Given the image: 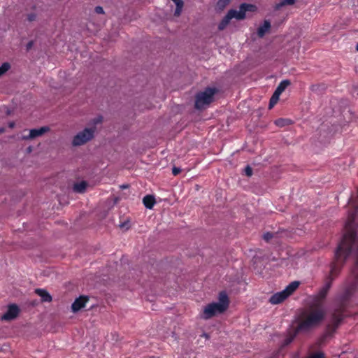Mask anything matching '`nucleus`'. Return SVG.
Returning a JSON list of instances; mask_svg holds the SVG:
<instances>
[{"label":"nucleus","instance_id":"obj_1","mask_svg":"<svg viewBox=\"0 0 358 358\" xmlns=\"http://www.w3.org/2000/svg\"><path fill=\"white\" fill-rule=\"evenodd\" d=\"M350 201L353 209L349 212L345 225V233L335 251L334 260L331 264L328 280H331V282L338 275L347 259L351 255L357 238V227L355 222L358 212V206L357 202H354L352 199H350Z\"/></svg>","mask_w":358,"mask_h":358},{"label":"nucleus","instance_id":"obj_2","mask_svg":"<svg viewBox=\"0 0 358 358\" xmlns=\"http://www.w3.org/2000/svg\"><path fill=\"white\" fill-rule=\"evenodd\" d=\"M325 317V310L322 306L313 304L310 310L303 315L296 327V333L308 331L320 324Z\"/></svg>","mask_w":358,"mask_h":358},{"label":"nucleus","instance_id":"obj_3","mask_svg":"<svg viewBox=\"0 0 358 358\" xmlns=\"http://www.w3.org/2000/svg\"><path fill=\"white\" fill-rule=\"evenodd\" d=\"M219 302L208 304L203 309L202 317L208 320L217 314L224 313L229 307V299L227 293L220 292L218 296Z\"/></svg>","mask_w":358,"mask_h":358},{"label":"nucleus","instance_id":"obj_4","mask_svg":"<svg viewBox=\"0 0 358 358\" xmlns=\"http://www.w3.org/2000/svg\"><path fill=\"white\" fill-rule=\"evenodd\" d=\"M217 92V90L214 87H206L203 91L198 92L195 96L194 107L196 109L201 110L206 106L213 102L214 95Z\"/></svg>","mask_w":358,"mask_h":358},{"label":"nucleus","instance_id":"obj_5","mask_svg":"<svg viewBox=\"0 0 358 358\" xmlns=\"http://www.w3.org/2000/svg\"><path fill=\"white\" fill-rule=\"evenodd\" d=\"M299 286V282L293 281L289 283L285 289L273 294L270 299L269 302L271 304L276 305L284 301L289 296H290Z\"/></svg>","mask_w":358,"mask_h":358},{"label":"nucleus","instance_id":"obj_6","mask_svg":"<svg viewBox=\"0 0 358 358\" xmlns=\"http://www.w3.org/2000/svg\"><path fill=\"white\" fill-rule=\"evenodd\" d=\"M352 274L354 275L355 280L353 282L350 283L346 286L345 290L341 296V301L343 303H345L350 301L352 296L355 293L357 285H358V269L354 268L352 270Z\"/></svg>","mask_w":358,"mask_h":358},{"label":"nucleus","instance_id":"obj_7","mask_svg":"<svg viewBox=\"0 0 358 358\" xmlns=\"http://www.w3.org/2000/svg\"><path fill=\"white\" fill-rule=\"evenodd\" d=\"M95 128H85L83 131L78 133L73 138L72 144L74 146L82 145L94 137Z\"/></svg>","mask_w":358,"mask_h":358},{"label":"nucleus","instance_id":"obj_8","mask_svg":"<svg viewBox=\"0 0 358 358\" xmlns=\"http://www.w3.org/2000/svg\"><path fill=\"white\" fill-rule=\"evenodd\" d=\"M257 10V8L254 4H250L243 3H241L239 6V10H236V16L237 20H243L245 18V13L246 12H255Z\"/></svg>","mask_w":358,"mask_h":358},{"label":"nucleus","instance_id":"obj_9","mask_svg":"<svg viewBox=\"0 0 358 358\" xmlns=\"http://www.w3.org/2000/svg\"><path fill=\"white\" fill-rule=\"evenodd\" d=\"M20 308L16 304H10L8 306L7 311L1 316L3 320L9 321L17 317Z\"/></svg>","mask_w":358,"mask_h":358},{"label":"nucleus","instance_id":"obj_10","mask_svg":"<svg viewBox=\"0 0 358 358\" xmlns=\"http://www.w3.org/2000/svg\"><path fill=\"white\" fill-rule=\"evenodd\" d=\"M331 280H328L325 285L320 289L317 295V299L314 304H317L319 306H322L321 303L324 301V299L326 298L329 290L330 289L331 287Z\"/></svg>","mask_w":358,"mask_h":358},{"label":"nucleus","instance_id":"obj_11","mask_svg":"<svg viewBox=\"0 0 358 358\" xmlns=\"http://www.w3.org/2000/svg\"><path fill=\"white\" fill-rule=\"evenodd\" d=\"M232 18L237 19L236 16V10L234 9H231L228 11L227 15L223 17L221 22L218 24V29L223 30L226 28V27L229 24L230 20Z\"/></svg>","mask_w":358,"mask_h":358},{"label":"nucleus","instance_id":"obj_12","mask_svg":"<svg viewBox=\"0 0 358 358\" xmlns=\"http://www.w3.org/2000/svg\"><path fill=\"white\" fill-rule=\"evenodd\" d=\"M89 301L87 296H80L77 298L71 305V309L73 313H76L85 306L86 303Z\"/></svg>","mask_w":358,"mask_h":358},{"label":"nucleus","instance_id":"obj_13","mask_svg":"<svg viewBox=\"0 0 358 358\" xmlns=\"http://www.w3.org/2000/svg\"><path fill=\"white\" fill-rule=\"evenodd\" d=\"M299 333H296V328L294 329V333L292 334H289L288 336H287L285 338V339L283 341L282 343V345L280 347V349L279 350L278 352H277V353L275 355H274L273 356H272L271 358H278V356L281 353L282 350V348L287 346L288 345H289L293 341L294 339L295 338V337L296 336V335L298 334Z\"/></svg>","mask_w":358,"mask_h":358},{"label":"nucleus","instance_id":"obj_14","mask_svg":"<svg viewBox=\"0 0 358 358\" xmlns=\"http://www.w3.org/2000/svg\"><path fill=\"white\" fill-rule=\"evenodd\" d=\"M271 22L269 20H264V24L260 26L257 29V35L259 38L264 36L266 33L268 32L271 29Z\"/></svg>","mask_w":358,"mask_h":358},{"label":"nucleus","instance_id":"obj_15","mask_svg":"<svg viewBox=\"0 0 358 358\" xmlns=\"http://www.w3.org/2000/svg\"><path fill=\"white\" fill-rule=\"evenodd\" d=\"M50 130L48 127H42L39 129H33L30 130L29 132V138H34L36 137L42 136L45 132L48 131Z\"/></svg>","mask_w":358,"mask_h":358},{"label":"nucleus","instance_id":"obj_16","mask_svg":"<svg viewBox=\"0 0 358 358\" xmlns=\"http://www.w3.org/2000/svg\"><path fill=\"white\" fill-rule=\"evenodd\" d=\"M35 292L41 296L43 302H50L52 301L51 295L45 289H36Z\"/></svg>","mask_w":358,"mask_h":358},{"label":"nucleus","instance_id":"obj_17","mask_svg":"<svg viewBox=\"0 0 358 358\" xmlns=\"http://www.w3.org/2000/svg\"><path fill=\"white\" fill-rule=\"evenodd\" d=\"M155 202V199L152 195H146L143 199L144 206L148 209H152Z\"/></svg>","mask_w":358,"mask_h":358},{"label":"nucleus","instance_id":"obj_18","mask_svg":"<svg viewBox=\"0 0 358 358\" xmlns=\"http://www.w3.org/2000/svg\"><path fill=\"white\" fill-rule=\"evenodd\" d=\"M290 84L289 80H282L275 89V92L280 95Z\"/></svg>","mask_w":358,"mask_h":358},{"label":"nucleus","instance_id":"obj_19","mask_svg":"<svg viewBox=\"0 0 358 358\" xmlns=\"http://www.w3.org/2000/svg\"><path fill=\"white\" fill-rule=\"evenodd\" d=\"M87 184L85 181L75 183L73 185V190L76 192L83 193L85 191Z\"/></svg>","mask_w":358,"mask_h":358},{"label":"nucleus","instance_id":"obj_20","mask_svg":"<svg viewBox=\"0 0 358 358\" xmlns=\"http://www.w3.org/2000/svg\"><path fill=\"white\" fill-rule=\"evenodd\" d=\"M297 0H282L278 3H276L274 6L275 10H280L282 7L287 5H293Z\"/></svg>","mask_w":358,"mask_h":358},{"label":"nucleus","instance_id":"obj_21","mask_svg":"<svg viewBox=\"0 0 358 358\" xmlns=\"http://www.w3.org/2000/svg\"><path fill=\"white\" fill-rule=\"evenodd\" d=\"M338 328V326L337 324H334V323H331L330 324H328L327 327V331L324 336V339L327 337V336H331V334H334V332L336 330V329Z\"/></svg>","mask_w":358,"mask_h":358},{"label":"nucleus","instance_id":"obj_22","mask_svg":"<svg viewBox=\"0 0 358 358\" xmlns=\"http://www.w3.org/2000/svg\"><path fill=\"white\" fill-rule=\"evenodd\" d=\"M338 328V326L337 324H334V323H331L330 324H328L327 327V331L324 336V339L327 337V336H331V334H334V332L336 330V329Z\"/></svg>","mask_w":358,"mask_h":358},{"label":"nucleus","instance_id":"obj_23","mask_svg":"<svg viewBox=\"0 0 358 358\" xmlns=\"http://www.w3.org/2000/svg\"><path fill=\"white\" fill-rule=\"evenodd\" d=\"M280 96V94L275 93V92H273L269 101L268 108L270 109L272 108L278 103Z\"/></svg>","mask_w":358,"mask_h":358},{"label":"nucleus","instance_id":"obj_24","mask_svg":"<svg viewBox=\"0 0 358 358\" xmlns=\"http://www.w3.org/2000/svg\"><path fill=\"white\" fill-rule=\"evenodd\" d=\"M290 122H291V120H289L288 119H282V118L278 119L275 122V123L277 126L281 127L290 124Z\"/></svg>","mask_w":358,"mask_h":358},{"label":"nucleus","instance_id":"obj_25","mask_svg":"<svg viewBox=\"0 0 358 358\" xmlns=\"http://www.w3.org/2000/svg\"><path fill=\"white\" fill-rule=\"evenodd\" d=\"M10 65L9 63H8V62L3 63L0 66V76L3 75L6 71H8V69H10Z\"/></svg>","mask_w":358,"mask_h":358},{"label":"nucleus","instance_id":"obj_26","mask_svg":"<svg viewBox=\"0 0 358 358\" xmlns=\"http://www.w3.org/2000/svg\"><path fill=\"white\" fill-rule=\"evenodd\" d=\"M229 3L226 0H219L217 2L216 6L219 10H223Z\"/></svg>","mask_w":358,"mask_h":358},{"label":"nucleus","instance_id":"obj_27","mask_svg":"<svg viewBox=\"0 0 358 358\" xmlns=\"http://www.w3.org/2000/svg\"><path fill=\"white\" fill-rule=\"evenodd\" d=\"M332 319L333 323H334V324H337V326L338 327L343 320V317L340 315L334 314Z\"/></svg>","mask_w":358,"mask_h":358},{"label":"nucleus","instance_id":"obj_28","mask_svg":"<svg viewBox=\"0 0 358 358\" xmlns=\"http://www.w3.org/2000/svg\"><path fill=\"white\" fill-rule=\"evenodd\" d=\"M275 234L272 232H266L263 235V239L268 243L274 237Z\"/></svg>","mask_w":358,"mask_h":358},{"label":"nucleus","instance_id":"obj_29","mask_svg":"<svg viewBox=\"0 0 358 358\" xmlns=\"http://www.w3.org/2000/svg\"><path fill=\"white\" fill-rule=\"evenodd\" d=\"M309 358H324V355L322 352H316L310 355Z\"/></svg>","mask_w":358,"mask_h":358},{"label":"nucleus","instance_id":"obj_30","mask_svg":"<svg viewBox=\"0 0 358 358\" xmlns=\"http://www.w3.org/2000/svg\"><path fill=\"white\" fill-rule=\"evenodd\" d=\"M245 173L247 176H251L252 175V169L250 166H247L245 169Z\"/></svg>","mask_w":358,"mask_h":358},{"label":"nucleus","instance_id":"obj_31","mask_svg":"<svg viewBox=\"0 0 358 358\" xmlns=\"http://www.w3.org/2000/svg\"><path fill=\"white\" fill-rule=\"evenodd\" d=\"M94 10L97 14H103L104 13L103 8L99 6H96L94 8Z\"/></svg>","mask_w":358,"mask_h":358},{"label":"nucleus","instance_id":"obj_32","mask_svg":"<svg viewBox=\"0 0 358 358\" xmlns=\"http://www.w3.org/2000/svg\"><path fill=\"white\" fill-rule=\"evenodd\" d=\"M181 172V169L178 167H173L172 169V173L173 176H177Z\"/></svg>","mask_w":358,"mask_h":358},{"label":"nucleus","instance_id":"obj_33","mask_svg":"<svg viewBox=\"0 0 358 358\" xmlns=\"http://www.w3.org/2000/svg\"><path fill=\"white\" fill-rule=\"evenodd\" d=\"M120 227L121 229H124L125 228L126 229H128L129 228V222H124L123 223H121L120 224Z\"/></svg>","mask_w":358,"mask_h":358},{"label":"nucleus","instance_id":"obj_34","mask_svg":"<svg viewBox=\"0 0 358 358\" xmlns=\"http://www.w3.org/2000/svg\"><path fill=\"white\" fill-rule=\"evenodd\" d=\"M36 18V15L34 14V13H31L29 15H28V17H27V19L29 21L31 22V21H34Z\"/></svg>","mask_w":358,"mask_h":358},{"label":"nucleus","instance_id":"obj_35","mask_svg":"<svg viewBox=\"0 0 358 358\" xmlns=\"http://www.w3.org/2000/svg\"><path fill=\"white\" fill-rule=\"evenodd\" d=\"M101 122H102L101 117H99L94 120V124H99V123H101Z\"/></svg>","mask_w":358,"mask_h":358},{"label":"nucleus","instance_id":"obj_36","mask_svg":"<svg viewBox=\"0 0 358 358\" xmlns=\"http://www.w3.org/2000/svg\"><path fill=\"white\" fill-rule=\"evenodd\" d=\"M15 127V122H12L9 123V127L13 128Z\"/></svg>","mask_w":358,"mask_h":358},{"label":"nucleus","instance_id":"obj_37","mask_svg":"<svg viewBox=\"0 0 358 358\" xmlns=\"http://www.w3.org/2000/svg\"><path fill=\"white\" fill-rule=\"evenodd\" d=\"M32 46V42H29L28 44H27V49H29L31 48V47Z\"/></svg>","mask_w":358,"mask_h":358},{"label":"nucleus","instance_id":"obj_38","mask_svg":"<svg viewBox=\"0 0 358 358\" xmlns=\"http://www.w3.org/2000/svg\"><path fill=\"white\" fill-rule=\"evenodd\" d=\"M356 50H357V51H358V43L356 45Z\"/></svg>","mask_w":358,"mask_h":358},{"label":"nucleus","instance_id":"obj_39","mask_svg":"<svg viewBox=\"0 0 358 358\" xmlns=\"http://www.w3.org/2000/svg\"><path fill=\"white\" fill-rule=\"evenodd\" d=\"M226 1H228L229 3H230V1H231V0H226Z\"/></svg>","mask_w":358,"mask_h":358},{"label":"nucleus","instance_id":"obj_40","mask_svg":"<svg viewBox=\"0 0 358 358\" xmlns=\"http://www.w3.org/2000/svg\"><path fill=\"white\" fill-rule=\"evenodd\" d=\"M357 198H358V189H357Z\"/></svg>","mask_w":358,"mask_h":358}]
</instances>
